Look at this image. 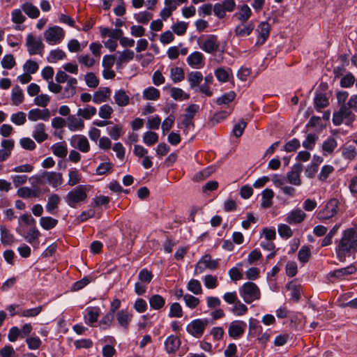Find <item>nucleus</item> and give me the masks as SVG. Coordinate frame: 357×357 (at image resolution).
Wrapping results in <instances>:
<instances>
[{
    "label": "nucleus",
    "mask_w": 357,
    "mask_h": 357,
    "mask_svg": "<svg viewBox=\"0 0 357 357\" xmlns=\"http://www.w3.org/2000/svg\"><path fill=\"white\" fill-rule=\"evenodd\" d=\"M335 243L336 258L340 262L345 261L347 257L357 253V227L343 230L341 238Z\"/></svg>",
    "instance_id": "f257e3e1"
},
{
    "label": "nucleus",
    "mask_w": 357,
    "mask_h": 357,
    "mask_svg": "<svg viewBox=\"0 0 357 357\" xmlns=\"http://www.w3.org/2000/svg\"><path fill=\"white\" fill-rule=\"evenodd\" d=\"M88 191L86 185H77L67 193L65 201L70 207L75 208L86 202Z\"/></svg>",
    "instance_id": "f03ea898"
},
{
    "label": "nucleus",
    "mask_w": 357,
    "mask_h": 357,
    "mask_svg": "<svg viewBox=\"0 0 357 357\" xmlns=\"http://www.w3.org/2000/svg\"><path fill=\"white\" fill-rule=\"evenodd\" d=\"M199 47L207 54L217 52L220 47L218 36L215 34H203L197 38Z\"/></svg>",
    "instance_id": "7ed1b4c3"
},
{
    "label": "nucleus",
    "mask_w": 357,
    "mask_h": 357,
    "mask_svg": "<svg viewBox=\"0 0 357 357\" xmlns=\"http://www.w3.org/2000/svg\"><path fill=\"white\" fill-rule=\"evenodd\" d=\"M238 292L243 301L248 304L259 300L261 296L259 288L251 281L246 282L240 287Z\"/></svg>",
    "instance_id": "20e7f679"
},
{
    "label": "nucleus",
    "mask_w": 357,
    "mask_h": 357,
    "mask_svg": "<svg viewBox=\"0 0 357 357\" xmlns=\"http://www.w3.org/2000/svg\"><path fill=\"white\" fill-rule=\"evenodd\" d=\"M348 107L341 105L338 111L334 112L332 121L334 126H339L344 123L347 126L351 124L355 120V114Z\"/></svg>",
    "instance_id": "39448f33"
},
{
    "label": "nucleus",
    "mask_w": 357,
    "mask_h": 357,
    "mask_svg": "<svg viewBox=\"0 0 357 357\" xmlns=\"http://www.w3.org/2000/svg\"><path fill=\"white\" fill-rule=\"evenodd\" d=\"M44 37L48 44H59L65 37V31L59 26H52L45 30Z\"/></svg>",
    "instance_id": "423d86ee"
},
{
    "label": "nucleus",
    "mask_w": 357,
    "mask_h": 357,
    "mask_svg": "<svg viewBox=\"0 0 357 357\" xmlns=\"http://www.w3.org/2000/svg\"><path fill=\"white\" fill-rule=\"evenodd\" d=\"M236 6L235 0H223L213 5V14L218 19H223L225 17L227 12H233Z\"/></svg>",
    "instance_id": "0eeeda50"
},
{
    "label": "nucleus",
    "mask_w": 357,
    "mask_h": 357,
    "mask_svg": "<svg viewBox=\"0 0 357 357\" xmlns=\"http://www.w3.org/2000/svg\"><path fill=\"white\" fill-rule=\"evenodd\" d=\"M357 268L354 264L341 268L335 269L327 274V279L332 282L342 280L356 273Z\"/></svg>",
    "instance_id": "6e6552de"
},
{
    "label": "nucleus",
    "mask_w": 357,
    "mask_h": 357,
    "mask_svg": "<svg viewBox=\"0 0 357 357\" xmlns=\"http://www.w3.org/2000/svg\"><path fill=\"white\" fill-rule=\"evenodd\" d=\"M199 110V105L197 104H190L184 109L183 119L181 121V126L185 130H190L194 128L193 119Z\"/></svg>",
    "instance_id": "1a4fd4ad"
},
{
    "label": "nucleus",
    "mask_w": 357,
    "mask_h": 357,
    "mask_svg": "<svg viewBox=\"0 0 357 357\" xmlns=\"http://www.w3.org/2000/svg\"><path fill=\"white\" fill-rule=\"evenodd\" d=\"M26 46L30 55H42L44 50V44L40 38H36L32 33L27 35L26 38Z\"/></svg>",
    "instance_id": "9d476101"
},
{
    "label": "nucleus",
    "mask_w": 357,
    "mask_h": 357,
    "mask_svg": "<svg viewBox=\"0 0 357 357\" xmlns=\"http://www.w3.org/2000/svg\"><path fill=\"white\" fill-rule=\"evenodd\" d=\"M41 183H48L52 188H58L63 183V175L60 172L44 171L39 175Z\"/></svg>",
    "instance_id": "9b49d317"
},
{
    "label": "nucleus",
    "mask_w": 357,
    "mask_h": 357,
    "mask_svg": "<svg viewBox=\"0 0 357 357\" xmlns=\"http://www.w3.org/2000/svg\"><path fill=\"white\" fill-rule=\"evenodd\" d=\"M337 201L335 199L330 200L317 213V218L320 220H326L333 217L337 212Z\"/></svg>",
    "instance_id": "f8f14e48"
},
{
    "label": "nucleus",
    "mask_w": 357,
    "mask_h": 357,
    "mask_svg": "<svg viewBox=\"0 0 357 357\" xmlns=\"http://www.w3.org/2000/svg\"><path fill=\"white\" fill-rule=\"evenodd\" d=\"M247 324L242 320H234L231 321L229 326L228 335L234 339H239L245 332Z\"/></svg>",
    "instance_id": "ddd939ff"
},
{
    "label": "nucleus",
    "mask_w": 357,
    "mask_h": 357,
    "mask_svg": "<svg viewBox=\"0 0 357 357\" xmlns=\"http://www.w3.org/2000/svg\"><path fill=\"white\" fill-rule=\"evenodd\" d=\"M208 321L206 319H196L192 321L186 327L187 331L195 337L201 336L208 324Z\"/></svg>",
    "instance_id": "4468645a"
},
{
    "label": "nucleus",
    "mask_w": 357,
    "mask_h": 357,
    "mask_svg": "<svg viewBox=\"0 0 357 357\" xmlns=\"http://www.w3.org/2000/svg\"><path fill=\"white\" fill-rule=\"evenodd\" d=\"M271 26L268 22H261L257 26L256 31L257 33L256 45H263L268 39L270 34Z\"/></svg>",
    "instance_id": "2eb2a0df"
},
{
    "label": "nucleus",
    "mask_w": 357,
    "mask_h": 357,
    "mask_svg": "<svg viewBox=\"0 0 357 357\" xmlns=\"http://www.w3.org/2000/svg\"><path fill=\"white\" fill-rule=\"evenodd\" d=\"M70 144L82 153H87L90 150V144L87 138L84 135H74L70 139Z\"/></svg>",
    "instance_id": "dca6fc26"
},
{
    "label": "nucleus",
    "mask_w": 357,
    "mask_h": 357,
    "mask_svg": "<svg viewBox=\"0 0 357 357\" xmlns=\"http://www.w3.org/2000/svg\"><path fill=\"white\" fill-rule=\"evenodd\" d=\"M16 231L30 244H38V238L40 236V233L36 226L31 227L26 234L23 231L22 229L19 227L16 229Z\"/></svg>",
    "instance_id": "f3484780"
},
{
    "label": "nucleus",
    "mask_w": 357,
    "mask_h": 357,
    "mask_svg": "<svg viewBox=\"0 0 357 357\" xmlns=\"http://www.w3.org/2000/svg\"><path fill=\"white\" fill-rule=\"evenodd\" d=\"M84 320L86 324L93 327L98 321L100 314V309L98 307H88L85 310Z\"/></svg>",
    "instance_id": "a211bd4d"
},
{
    "label": "nucleus",
    "mask_w": 357,
    "mask_h": 357,
    "mask_svg": "<svg viewBox=\"0 0 357 357\" xmlns=\"http://www.w3.org/2000/svg\"><path fill=\"white\" fill-rule=\"evenodd\" d=\"M51 116L50 111L45 108L43 109L36 108L32 109L28 112V119L31 121H37L38 120L48 121Z\"/></svg>",
    "instance_id": "6ab92c4d"
},
{
    "label": "nucleus",
    "mask_w": 357,
    "mask_h": 357,
    "mask_svg": "<svg viewBox=\"0 0 357 357\" xmlns=\"http://www.w3.org/2000/svg\"><path fill=\"white\" fill-rule=\"evenodd\" d=\"M238 11H236L233 17L237 19L241 22H246L249 18L252 16V12L250 8L245 3L238 5Z\"/></svg>",
    "instance_id": "aec40b11"
},
{
    "label": "nucleus",
    "mask_w": 357,
    "mask_h": 357,
    "mask_svg": "<svg viewBox=\"0 0 357 357\" xmlns=\"http://www.w3.org/2000/svg\"><path fill=\"white\" fill-rule=\"evenodd\" d=\"M306 214L300 208L291 211L287 215L286 222L290 225H297L302 222Z\"/></svg>",
    "instance_id": "412c9836"
},
{
    "label": "nucleus",
    "mask_w": 357,
    "mask_h": 357,
    "mask_svg": "<svg viewBox=\"0 0 357 357\" xmlns=\"http://www.w3.org/2000/svg\"><path fill=\"white\" fill-rule=\"evenodd\" d=\"M255 29L254 23L250 21L248 23L241 22L234 29L235 36L245 37L250 36Z\"/></svg>",
    "instance_id": "4be33fe9"
},
{
    "label": "nucleus",
    "mask_w": 357,
    "mask_h": 357,
    "mask_svg": "<svg viewBox=\"0 0 357 357\" xmlns=\"http://www.w3.org/2000/svg\"><path fill=\"white\" fill-rule=\"evenodd\" d=\"M61 201V197L58 194H51L48 197L47 202L45 205L46 211L50 214H55L59 208Z\"/></svg>",
    "instance_id": "5701e85b"
},
{
    "label": "nucleus",
    "mask_w": 357,
    "mask_h": 357,
    "mask_svg": "<svg viewBox=\"0 0 357 357\" xmlns=\"http://www.w3.org/2000/svg\"><path fill=\"white\" fill-rule=\"evenodd\" d=\"M111 96V90L108 87L100 88L93 93V102L95 104H100L107 102Z\"/></svg>",
    "instance_id": "b1692460"
},
{
    "label": "nucleus",
    "mask_w": 357,
    "mask_h": 357,
    "mask_svg": "<svg viewBox=\"0 0 357 357\" xmlns=\"http://www.w3.org/2000/svg\"><path fill=\"white\" fill-rule=\"evenodd\" d=\"M132 319V314L126 310H119L116 314V320L119 324L126 330L128 329Z\"/></svg>",
    "instance_id": "393cba45"
},
{
    "label": "nucleus",
    "mask_w": 357,
    "mask_h": 357,
    "mask_svg": "<svg viewBox=\"0 0 357 357\" xmlns=\"http://www.w3.org/2000/svg\"><path fill=\"white\" fill-rule=\"evenodd\" d=\"M134 56V52L128 49H126L122 52H118L117 56L116 57L117 68H121L123 64L132 61Z\"/></svg>",
    "instance_id": "a878e982"
},
{
    "label": "nucleus",
    "mask_w": 357,
    "mask_h": 357,
    "mask_svg": "<svg viewBox=\"0 0 357 357\" xmlns=\"http://www.w3.org/2000/svg\"><path fill=\"white\" fill-rule=\"evenodd\" d=\"M21 9L31 19H36L40 16L38 8L29 1L23 3Z\"/></svg>",
    "instance_id": "bb28decb"
},
{
    "label": "nucleus",
    "mask_w": 357,
    "mask_h": 357,
    "mask_svg": "<svg viewBox=\"0 0 357 357\" xmlns=\"http://www.w3.org/2000/svg\"><path fill=\"white\" fill-rule=\"evenodd\" d=\"M33 137L38 143H42L48 138V134L45 132V126L44 123H39L34 127L32 134Z\"/></svg>",
    "instance_id": "cd10ccee"
},
{
    "label": "nucleus",
    "mask_w": 357,
    "mask_h": 357,
    "mask_svg": "<svg viewBox=\"0 0 357 357\" xmlns=\"http://www.w3.org/2000/svg\"><path fill=\"white\" fill-rule=\"evenodd\" d=\"M204 55L198 51H195L187 57L188 64L193 68H199L202 66Z\"/></svg>",
    "instance_id": "c85d7f7f"
},
{
    "label": "nucleus",
    "mask_w": 357,
    "mask_h": 357,
    "mask_svg": "<svg viewBox=\"0 0 357 357\" xmlns=\"http://www.w3.org/2000/svg\"><path fill=\"white\" fill-rule=\"evenodd\" d=\"M67 126L70 131L82 130L84 128V122L81 118L69 115L67 118Z\"/></svg>",
    "instance_id": "c756f323"
},
{
    "label": "nucleus",
    "mask_w": 357,
    "mask_h": 357,
    "mask_svg": "<svg viewBox=\"0 0 357 357\" xmlns=\"http://www.w3.org/2000/svg\"><path fill=\"white\" fill-rule=\"evenodd\" d=\"M0 240L3 245H10L15 242V237L5 225H0Z\"/></svg>",
    "instance_id": "7c9ffc66"
},
{
    "label": "nucleus",
    "mask_w": 357,
    "mask_h": 357,
    "mask_svg": "<svg viewBox=\"0 0 357 357\" xmlns=\"http://www.w3.org/2000/svg\"><path fill=\"white\" fill-rule=\"evenodd\" d=\"M17 195L24 199L38 197L40 195V190L38 188L22 187L17 190Z\"/></svg>",
    "instance_id": "2f4dec72"
},
{
    "label": "nucleus",
    "mask_w": 357,
    "mask_h": 357,
    "mask_svg": "<svg viewBox=\"0 0 357 357\" xmlns=\"http://www.w3.org/2000/svg\"><path fill=\"white\" fill-rule=\"evenodd\" d=\"M313 100L314 108L318 112H320L321 109L325 108L329 104L328 98L321 93H315Z\"/></svg>",
    "instance_id": "473e14b6"
},
{
    "label": "nucleus",
    "mask_w": 357,
    "mask_h": 357,
    "mask_svg": "<svg viewBox=\"0 0 357 357\" xmlns=\"http://www.w3.org/2000/svg\"><path fill=\"white\" fill-rule=\"evenodd\" d=\"M116 104L119 107H125L130 102V97L123 89L116 91L114 96Z\"/></svg>",
    "instance_id": "72a5a7b5"
},
{
    "label": "nucleus",
    "mask_w": 357,
    "mask_h": 357,
    "mask_svg": "<svg viewBox=\"0 0 357 357\" xmlns=\"http://www.w3.org/2000/svg\"><path fill=\"white\" fill-rule=\"evenodd\" d=\"M100 32L102 37H110L112 39L118 40L123 36V31L120 29H111L105 27H100Z\"/></svg>",
    "instance_id": "f704fd0d"
},
{
    "label": "nucleus",
    "mask_w": 357,
    "mask_h": 357,
    "mask_svg": "<svg viewBox=\"0 0 357 357\" xmlns=\"http://www.w3.org/2000/svg\"><path fill=\"white\" fill-rule=\"evenodd\" d=\"M216 79L220 82H227L229 81V76H232V70L231 68H218L214 72Z\"/></svg>",
    "instance_id": "c9c22d12"
},
{
    "label": "nucleus",
    "mask_w": 357,
    "mask_h": 357,
    "mask_svg": "<svg viewBox=\"0 0 357 357\" xmlns=\"http://www.w3.org/2000/svg\"><path fill=\"white\" fill-rule=\"evenodd\" d=\"M77 80L75 77H71L67 82L66 86L63 89V97L69 98L73 97L76 93V85Z\"/></svg>",
    "instance_id": "e433bc0d"
},
{
    "label": "nucleus",
    "mask_w": 357,
    "mask_h": 357,
    "mask_svg": "<svg viewBox=\"0 0 357 357\" xmlns=\"http://www.w3.org/2000/svg\"><path fill=\"white\" fill-rule=\"evenodd\" d=\"M273 197L274 192L273 190L269 188L264 189L261 193V207L264 208H268L271 207L273 204L272 199Z\"/></svg>",
    "instance_id": "4c0bfd02"
},
{
    "label": "nucleus",
    "mask_w": 357,
    "mask_h": 357,
    "mask_svg": "<svg viewBox=\"0 0 357 357\" xmlns=\"http://www.w3.org/2000/svg\"><path fill=\"white\" fill-rule=\"evenodd\" d=\"M165 350L168 354L174 353L178 349V338L177 336L170 335L165 342Z\"/></svg>",
    "instance_id": "58836bf2"
},
{
    "label": "nucleus",
    "mask_w": 357,
    "mask_h": 357,
    "mask_svg": "<svg viewBox=\"0 0 357 357\" xmlns=\"http://www.w3.org/2000/svg\"><path fill=\"white\" fill-rule=\"evenodd\" d=\"M97 109L95 107L86 105L84 108H79L77 112V116L89 120L96 115Z\"/></svg>",
    "instance_id": "ea45409f"
},
{
    "label": "nucleus",
    "mask_w": 357,
    "mask_h": 357,
    "mask_svg": "<svg viewBox=\"0 0 357 357\" xmlns=\"http://www.w3.org/2000/svg\"><path fill=\"white\" fill-rule=\"evenodd\" d=\"M337 146V142L334 137H327L322 144V150L324 155L332 153Z\"/></svg>",
    "instance_id": "a19ab883"
},
{
    "label": "nucleus",
    "mask_w": 357,
    "mask_h": 357,
    "mask_svg": "<svg viewBox=\"0 0 357 357\" xmlns=\"http://www.w3.org/2000/svg\"><path fill=\"white\" fill-rule=\"evenodd\" d=\"M160 96V91L153 86L146 88L142 93V97L144 100L155 101L158 100Z\"/></svg>",
    "instance_id": "79ce46f5"
},
{
    "label": "nucleus",
    "mask_w": 357,
    "mask_h": 357,
    "mask_svg": "<svg viewBox=\"0 0 357 357\" xmlns=\"http://www.w3.org/2000/svg\"><path fill=\"white\" fill-rule=\"evenodd\" d=\"M202 79L203 75L199 71L191 72L188 75V81L193 89L199 86Z\"/></svg>",
    "instance_id": "37998d69"
},
{
    "label": "nucleus",
    "mask_w": 357,
    "mask_h": 357,
    "mask_svg": "<svg viewBox=\"0 0 357 357\" xmlns=\"http://www.w3.org/2000/svg\"><path fill=\"white\" fill-rule=\"evenodd\" d=\"M357 155V151L354 145H347L342 149V156L344 160L351 161Z\"/></svg>",
    "instance_id": "c03bdc74"
},
{
    "label": "nucleus",
    "mask_w": 357,
    "mask_h": 357,
    "mask_svg": "<svg viewBox=\"0 0 357 357\" xmlns=\"http://www.w3.org/2000/svg\"><path fill=\"white\" fill-rule=\"evenodd\" d=\"M11 100L14 105H20L24 100V94L22 89L16 85L12 89Z\"/></svg>",
    "instance_id": "a18cd8bd"
},
{
    "label": "nucleus",
    "mask_w": 357,
    "mask_h": 357,
    "mask_svg": "<svg viewBox=\"0 0 357 357\" xmlns=\"http://www.w3.org/2000/svg\"><path fill=\"white\" fill-rule=\"evenodd\" d=\"M287 289L291 290L290 300L294 303H298L301 298V289L299 285L291 286V283H288L286 285Z\"/></svg>",
    "instance_id": "49530a36"
},
{
    "label": "nucleus",
    "mask_w": 357,
    "mask_h": 357,
    "mask_svg": "<svg viewBox=\"0 0 357 357\" xmlns=\"http://www.w3.org/2000/svg\"><path fill=\"white\" fill-rule=\"evenodd\" d=\"M57 224L58 220L50 216L42 217L40 219V225L45 230H50L54 228Z\"/></svg>",
    "instance_id": "de8ad7c7"
},
{
    "label": "nucleus",
    "mask_w": 357,
    "mask_h": 357,
    "mask_svg": "<svg viewBox=\"0 0 357 357\" xmlns=\"http://www.w3.org/2000/svg\"><path fill=\"white\" fill-rule=\"evenodd\" d=\"M51 149L53 153L59 158H63L67 155L68 153V149L66 145L60 142L53 144L51 147Z\"/></svg>",
    "instance_id": "09e8293b"
},
{
    "label": "nucleus",
    "mask_w": 357,
    "mask_h": 357,
    "mask_svg": "<svg viewBox=\"0 0 357 357\" xmlns=\"http://www.w3.org/2000/svg\"><path fill=\"white\" fill-rule=\"evenodd\" d=\"M82 179V175L79 171L75 168L70 169L68 172V185L74 186L78 184Z\"/></svg>",
    "instance_id": "8fccbe9b"
},
{
    "label": "nucleus",
    "mask_w": 357,
    "mask_h": 357,
    "mask_svg": "<svg viewBox=\"0 0 357 357\" xmlns=\"http://www.w3.org/2000/svg\"><path fill=\"white\" fill-rule=\"evenodd\" d=\"M181 297H183V299L184 300L186 306L191 309L196 307L199 303V300L198 298L188 294L183 295L182 291L180 289V298Z\"/></svg>",
    "instance_id": "3c124183"
},
{
    "label": "nucleus",
    "mask_w": 357,
    "mask_h": 357,
    "mask_svg": "<svg viewBox=\"0 0 357 357\" xmlns=\"http://www.w3.org/2000/svg\"><path fill=\"white\" fill-rule=\"evenodd\" d=\"M149 303L151 308L160 310L165 305V301L161 296L155 294L150 297Z\"/></svg>",
    "instance_id": "603ef678"
},
{
    "label": "nucleus",
    "mask_w": 357,
    "mask_h": 357,
    "mask_svg": "<svg viewBox=\"0 0 357 357\" xmlns=\"http://www.w3.org/2000/svg\"><path fill=\"white\" fill-rule=\"evenodd\" d=\"M114 314L112 313L108 312L105 315H104L100 321H99V326L101 330H107L109 329L113 323Z\"/></svg>",
    "instance_id": "864d4df0"
},
{
    "label": "nucleus",
    "mask_w": 357,
    "mask_h": 357,
    "mask_svg": "<svg viewBox=\"0 0 357 357\" xmlns=\"http://www.w3.org/2000/svg\"><path fill=\"white\" fill-rule=\"evenodd\" d=\"M66 57V54L63 50L60 49H56L54 50H52L50 52V55L47 58V60L50 63H56L59 60L64 59Z\"/></svg>",
    "instance_id": "5fc2aeb1"
},
{
    "label": "nucleus",
    "mask_w": 357,
    "mask_h": 357,
    "mask_svg": "<svg viewBox=\"0 0 357 357\" xmlns=\"http://www.w3.org/2000/svg\"><path fill=\"white\" fill-rule=\"evenodd\" d=\"M158 141V135L152 131L146 132L143 136V142L147 146H152Z\"/></svg>",
    "instance_id": "6e6d98bb"
},
{
    "label": "nucleus",
    "mask_w": 357,
    "mask_h": 357,
    "mask_svg": "<svg viewBox=\"0 0 357 357\" xmlns=\"http://www.w3.org/2000/svg\"><path fill=\"white\" fill-rule=\"evenodd\" d=\"M301 146L300 141L297 138H294L285 143L282 151L286 152H294L296 151Z\"/></svg>",
    "instance_id": "4d7b16f0"
},
{
    "label": "nucleus",
    "mask_w": 357,
    "mask_h": 357,
    "mask_svg": "<svg viewBox=\"0 0 357 357\" xmlns=\"http://www.w3.org/2000/svg\"><path fill=\"white\" fill-rule=\"evenodd\" d=\"M236 97V93L234 91H231L228 93H225L223 95H222L220 97L217 98L216 103L218 105H227L229 102H232Z\"/></svg>",
    "instance_id": "13d9d810"
},
{
    "label": "nucleus",
    "mask_w": 357,
    "mask_h": 357,
    "mask_svg": "<svg viewBox=\"0 0 357 357\" xmlns=\"http://www.w3.org/2000/svg\"><path fill=\"white\" fill-rule=\"evenodd\" d=\"M1 63L3 68L10 70L16 65V61L14 56L12 54H8L3 56Z\"/></svg>",
    "instance_id": "bf43d9fd"
},
{
    "label": "nucleus",
    "mask_w": 357,
    "mask_h": 357,
    "mask_svg": "<svg viewBox=\"0 0 357 357\" xmlns=\"http://www.w3.org/2000/svg\"><path fill=\"white\" fill-rule=\"evenodd\" d=\"M11 20L14 24H21L26 20V17L22 14V10L14 9L11 13Z\"/></svg>",
    "instance_id": "052dcab7"
},
{
    "label": "nucleus",
    "mask_w": 357,
    "mask_h": 357,
    "mask_svg": "<svg viewBox=\"0 0 357 357\" xmlns=\"http://www.w3.org/2000/svg\"><path fill=\"white\" fill-rule=\"evenodd\" d=\"M134 17L137 22L146 24L152 19L153 15L148 11H142L135 14Z\"/></svg>",
    "instance_id": "680f3d73"
},
{
    "label": "nucleus",
    "mask_w": 357,
    "mask_h": 357,
    "mask_svg": "<svg viewBox=\"0 0 357 357\" xmlns=\"http://www.w3.org/2000/svg\"><path fill=\"white\" fill-rule=\"evenodd\" d=\"M310 256L311 252L310 248L307 246H302L298 253V260L301 263L305 264L309 261Z\"/></svg>",
    "instance_id": "e2e57ef3"
},
{
    "label": "nucleus",
    "mask_w": 357,
    "mask_h": 357,
    "mask_svg": "<svg viewBox=\"0 0 357 357\" xmlns=\"http://www.w3.org/2000/svg\"><path fill=\"white\" fill-rule=\"evenodd\" d=\"M109 137L114 139H119L123 134V126L121 124L114 125L108 132Z\"/></svg>",
    "instance_id": "0e129e2a"
},
{
    "label": "nucleus",
    "mask_w": 357,
    "mask_h": 357,
    "mask_svg": "<svg viewBox=\"0 0 357 357\" xmlns=\"http://www.w3.org/2000/svg\"><path fill=\"white\" fill-rule=\"evenodd\" d=\"M79 63L85 66L87 68H91L94 66L96 60L89 54H82L77 56Z\"/></svg>",
    "instance_id": "69168bd1"
},
{
    "label": "nucleus",
    "mask_w": 357,
    "mask_h": 357,
    "mask_svg": "<svg viewBox=\"0 0 357 357\" xmlns=\"http://www.w3.org/2000/svg\"><path fill=\"white\" fill-rule=\"evenodd\" d=\"M114 110L109 105H103L99 108L98 116L103 119H110Z\"/></svg>",
    "instance_id": "338daca9"
},
{
    "label": "nucleus",
    "mask_w": 357,
    "mask_h": 357,
    "mask_svg": "<svg viewBox=\"0 0 357 357\" xmlns=\"http://www.w3.org/2000/svg\"><path fill=\"white\" fill-rule=\"evenodd\" d=\"M84 79L86 85L90 88H96L99 84V79L93 73H87Z\"/></svg>",
    "instance_id": "774afa93"
}]
</instances>
